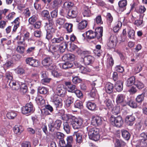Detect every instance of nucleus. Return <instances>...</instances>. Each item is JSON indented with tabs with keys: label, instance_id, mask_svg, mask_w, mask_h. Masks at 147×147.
I'll return each instance as SVG.
<instances>
[{
	"label": "nucleus",
	"instance_id": "412c9836",
	"mask_svg": "<svg viewBox=\"0 0 147 147\" xmlns=\"http://www.w3.org/2000/svg\"><path fill=\"white\" fill-rule=\"evenodd\" d=\"M135 119V117L131 115L127 116L125 119V121L126 123L128 125L132 126L134 123Z\"/></svg>",
	"mask_w": 147,
	"mask_h": 147
},
{
	"label": "nucleus",
	"instance_id": "2f4dec72",
	"mask_svg": "<svg viewBox=\"0 0 147 147\" xmlns=\"http://www.w3.org/2000/svg\"><path fill=\"white\" fill-rule=\"evenodd\" d=\"M13 130L15 134L20 135L24 131L22 126L16 125L13 128Z\"/></svg>",
	"mask_w": 147,
	"mask_h": 147
},
{
	"label": "nucleus",
	"instance_id": "bb28decb",
	"mask_svg": "<svg viewBox=\"0 0 147 147\" xmlns=\"http://www.w3.org/2000/svg\"><path fill=\"white\" fill-rule=\"evenodd\" d=\"M127 4V1L125 0H121L118 2L119 9L123 11L126 9V6Z\"/></svg>",
	"mask_w": 147,
	"mask_h": 147
},
{
	"label": "nucleus",
	"instance_id": "c9c22d12",
	"mask_svg": "<svg viewBox=\"0 0 147 147\" xmlns=\"http://www.w3.org/2000/svg\"><path fill=\"white\" fill-rule=\"evenodd\" d=\"M128 30L127 36L131 39H134L135 32L134 30L130 27H127Z\"/></svg>",
	"mask_w": 147,
	"mask_h": 147
},
{
	"label": "nucleus",
	"instance_id": "0e129e2a",
	"mask_svg": "<svg viewBox=\"0 0 147 147\" xmlns=\"http://www.w3.org/2000/svg\"><path fill=\"white\" fill-rule=\"evenodd\" d=\"M16 115V113L13 111L8 112L7 114V117L9 119H14Z\"/></svg>",
	"mask_w": 147,
	"mask_h": 147
},
{
	"label": "nucleus",
	"instance_id": "e433bc0d",
	"mask_svg": "<svg viewBox=\"0 0 147 147\" xmlns=\"http://www.w3.org/2000/svg\"><path fill=\"white\" fill-rule=\"evenodd\" d=\"M126 103V106L128 105L133 108H136L137 107V103L130 98L128 99Z\"/></svg>",
	"mask_w": 147,
	"mask_h": 147
},
{
	"label": "nucleus",
	"instance_id": "c756f323",
	"mask_svg": "<svg viewBox=\"0 0 147 147\" xmlns=\"http://www.w3.org/2000/svg\"><path fill=\"white\" fill-rule=\"evenodd\" d=\"M80 131H75L74 132L73 136H76V140L77 142L80 143L82 142V135Z\"/></svg>",
	"mask_w": 147,
	"mask_h": 147
},
{
	"label": "nucleus",
	"instance_id": "6e6d98bb",
	"mask_svg": "<svg viewBox=\"0 0 147 147\" xmlns=\"http://www.w3.org/2000/svg\"><path fill=\"white\" fill-rule=\"evenodd\" d=\"M61 117L63 121H66V122H67L70 120H72L73 118H74V116L69 114H64Z\"/></svg>",
	"mask_w": 147,
	"mask_h": 147
},
{
	"label": "nucleus",
	"instance_id": "a18cd8bd",
	"mask_svg": "<svg viewBox=\"0 0 147 147\" xmlns=\"http://www.w3.org/2000/svg\"><path fill=\"white\" fill-rule=\"evenodd\" d=\"M74 105L75 108L80 109H82L84 107L83 102L80 100H76L75 102Z\"/></svg>",
	"mask_w": 147,
	"mask_h": 147
},
{
	"label": "nucleus",
	"instance_id": "603ef678",
	"mask_svg": "<svg viewBox=\"0 0 147 147\" xmlns=\"http://www.w3.org/2000/svg\"><path fill=\"white\" fill-rule=\"evenodd\" d=\"M73 65L72 63L67 61L63 64L62 67L64 69H67L72 67Z\"/></svg>",
	"mask_w": 147,
	"mask_h": 147
},
{
	"label": "nucleus",
	"instance_id": "49530a36",
	"mask_svg": "<svg viewBox=\"0 0 147 147\" xmlns=\"http://www.w3.org/2000/svg\"><path fill=\"white\" fill-rule=\"evenodd\" d=\"M122 23L120 21H118L116 22L115 25L113 27V30L115 32H118L122 26Z\"/></svg>",
	"mask_w": 147,
	"mask_h": 147
},
{
	"label": "nucleus",
	"instance_id": "de8ad7c7",
	"mask_svg": "<svg viewBox=\"0 0 147 147\" xmlns=\"http://www.w3.org/2000/svg\"><path fill=\"white\" fill-rule=\"evenodd\" d=\"M87 24V22L86 20L82 21L78 24V28L80 30L84 29L86 27Z\"/></svg>",
	"mask_w": 147,
	"mask_h": 147
},
{
	"label": "nucleus",
	"instance_id": "052dcab7",
	"mask_svg": "<svg viewBox=\"0 0 147 147\" xmlns=\"http://www.w3.org/2000/svg\"><path fill=\"white\" fill-rule=\"evenodd\" d=\"M94 22L95 23L99 25L103 24V21L100 15H98L94 19Z\"/></svg>",
	"mask_w": 147,
	"mask_h": 147
},
{
	"label": "nucleus",
	"instance_id": "b1692460",
	"mask_svg": "<svg viewBox=\"0 0 147 147\" xmlns=\"http://www.w3.org/2000/svg\"><path fill=\"white\" fill-rule=\"evenodd\" d=\"M64 40V37L62 36H59L58 35H56V37L51 40V42L52 44L62 43Z\"/></svg>",
	"mask_w": 147,
	"mask_h": 147
},
{
	"label": "nucleus",
	"instance_id": "f3484780",
	"mask_svg": "<svg viewBox=\"0 0 147 147\" xmlns=\"http://www.w3.org/2000/svg\"><path fill=\"white\" fill-rule=\"evenodd\" d=\"M77 8L76 6L72 7L69 9L68 12V18H75L77 14Z\"/></svg>",
	"mask_w": 147,
	"mask_h": 147
},
{
	"label": "nucleus",
	"instance_id": "13d9d810",
	"mask_svg": "<svg viewBox=\"0 0 147 147\" xmlns=\"http://www.w3.org/2000/svg\"><path fill=\"white\" fill-rule=\"evenodd\" d=\"M107 24L110 25L113 20V17L110 13H107L106 17Z\"/></svg>",
	"mask_w": 147,
	"mask_h": 147
},
{
	"label": "nucleus",
	"instance_id": "37998d69",
	"mask_svg": "<svg viewBox=\"0 0 147 147\" xmlns=\"http://www.w3.org/2000/svg\"><path fill=\"white\" fill-rule=\"evenodd\" d=\"M80 71L82 74H86L90 72L91 71V69L89 68L88 67H84L82 66L80 68Z\"/></svg>",
	"mask_w": 147,
	"mask_h": 147
},
{
	"label": "nucleus",
	"instance_id": "09e8293b",
	"mask_svg": "<svg viewBox=\"0 0 147 147\" xmlns=\"http://www.w3.org/2000/svg\"><path fill=\"white\" fill-rule=\"evenodd\" d=\"M135 78L134 76H131L128 78L127 81L126 85L128 87L134 85L135 82Z\"/></svg>",
	"mask_w": 147,
	"mask_h": 147
},
{
	"label": "nucleus",
	"instance_id": "5701e85b",
	"mask_svg": "<svg viewBox=\"0 0 147 147\" xmlns=\"http://www.w3.org/2000/svg\"><path fill=\"white\" fill-rule=\"evenodd\" d=\"M53 63V59L51 56H48L44 57L42 61V64L45 67Z\"/></svg>",
	"mask_w": 147,
	"mask_h": 147
},
{
	"label": "nucleus",
	"instance_id": "338daca9",
	"mask_svg": "<svg viewBox=\"0 0 147 147\" xmlns=\"http://www.w3.org/2000/svg\"><path fill=\"white\" fill-rule=\"evenodd\" d=\"M134 85L139 90L142 89L144 87V84L142 82L139 81L136 82Z\"/></svg>",
	"mask_w": 147,
	"mask_h": 147
},
{
	"label": "nucleus",
	"instance_id": "473e14b6",
	"mask_svg": "<svg viewBox=\"0 0 147 147\" xmlns=\"http://www.w3.org/2000/svg\"><path fill=\"white\" fill-rule=\"evenodd\" d=\"M121 135L123 138L126 140H129L130 137V134L127 130L123 129L121 130Z\"/></svg>",
	"mask_w": 147,
	"mask_h": 147
},
{
	"label": "nucleus",
	"instance_id": "dca6fc26",
	"mask_svg": "<svg viewBox=\"0 0 147 147\" xmlns=\"http://www.w3.org/2000/svg\"><path fill=\"white\" fill-rule=\"evenodd\" d=\"M114 88V84L109 82L106 83L105 84V90L107 94H110L113 93Z\"/></svg>",
	"mask_w": 147,
	"mask_h": 147
},
{
	"label": "nucleus",
	"instance_id": "4be33fe9",
	"mask_svg": "<svg viewBox=\"0 0 147 147\" xmlns=\"http://www.w3.org/2000/svg\"><path fill=\"white\" fill-rule=\"evenodd\" d=\"M10 88L13 90H18L20 88V84L13 80L10 81L9 84Z\"/></svg>",
	"mask_w": 147,
	"mask_h": 147
},
{
	"label": "nucleus",
	"instance_id": "7c9ffc66",
	"mask_svg": "<svg viewBox=\"0 0 147 147\" xmlns=\"http://www.w3.org/2000/svg\"><path fill=\"white\" fill-rule=\"evenodd\" d=\"M45 107L46 110L45 111V113L46 115H51L50 113H52L54 111L53 107L49 104L45 105Z\"/></svg>",
	"mask_w": 147,
	"mask_h": 147
},
{
	"label": "nucleus",
	"instance_id": "f03ea898",
	"mask_svg": "<svg viewBox=\"0 0 147 147\" xmlns=\"http://www.w3.org/2000/svg\"><path fill=\"white\" fill-rule=\"evenodd\" d=\"M89 138L95 141L98 140L100 138L99 129L96 127L88 126L86 128Z\"/></svg>",
	"mask_w": 147,
	"mask_h": 147
},
{
	"label": "nucleus",
	"instance_id": "5fc2aeb1",
	"mask_svg": "<svg viewBox=\"0 0 147 147\" xmlns=\"http://www.w3.org/2000/svg\"><path fill=\"white\" fill-rule=\"evenodd\" d=\"M144 95L143 92L142 94H139L136 98V101L138 103H141L144 99Z\"/></svg>",
	"mask_w": 147,
	"mask_h": 147
},
{
	"label": "nucleus",
	"instance_id": "c03bdc74",
	"mask_svg": "<svg viewBox=\"0 0 147 147\" xmlns=\"http://www.w3.org/2000/svg\"><path fill=\"white\" fill-rule=\"evenodd\" d=\"M66 21L64 18H57L55 21V24L57 26L63 25Z\"/></svg>",
	"mask_w": 147,
	"mask_h": 147
},
{
	"label": "nucleus",
	"instance_id": "ea45409f",
	"mask_svg": "<svg viewBox=\"0 0 147 147\" xmlns=\"http://www.w3.org/2000/svg\"><path fill=\"white\" fill-rule=\"evenodd\" d=\"M38 16L36 14L33 15L28 19V21L29 24L32 25L37 20Z\"/></svg>",
	"mask_w": 147,
	"mask_h": 147
},
{
	"label": "nucleus",
	"instance_id": "79ce46f5",
	"mask_svg": "<svg viewBox=\"0 0 147 147\" xmlns=\"http://www.w3.org/2000/svg\"><path fill=\"white\" fill-rule=\"evenodd\" d=\"M104 102L108 109H113V105L111 100L109 98H106Z\"/></svg>",
	"mask_w": 147,
	"mask_h": 147
},
{
	"label": "nucleus",
	"instance_id": "9b49d317",
	"mask_svg": "<svg viewBox=\"0 0 147 147\" xmlns=\"http://www.w3.org/2000/svg\"><path fill=\"white\" fill-rule=\"evenodd\" d=\"M125 95L124 94H120L117 95L116 98V102L118 105L122 107L126 106V101L125 100Z\"/></svg>",
	"mask_w": 147,
	"mask_h": 147
},
{
	"label": "nucleus",
	"instance_id": "bf43d9fd",
	"mask_svg": "<svg viewBox=\"0 0 147 147\" xmlns=\"http://www.w3.org/2000/svg\"><path fill=\"white\" fill-rule=\"evenodd\" d=\"M23 11V15L26 18H28L30 16L31 13L29 7L24 9Z\"/></svg>",
	"mask_w": 147,
	"mask_h": 147
},
{
	"label": "nucleus",
	"instance_id": "423d86ee",
	"mask_svg": "<svg viewBox=\"0 0 147 147\" xmlns=\"http://www.w3.org/2000/svg\"><path fill=\"white\" fill-rule=\"evenodd\" d=\"M59 48V45L51 44L49 45L48 51L52 53L55 58H58L60 57Z\"/></svg>",
	"mask_w": 147,
	"mask_h": 147
},
{
	"label": "nucleus",
	"instance_id": "864d4df0",
	"mask_svg": "<svg viewBox=\"0 0 147 147\" xmlns=\"http://www.w3.org/2000/svg\"><path fill=\"white\" fill-rule=\"evenodd\" d=\"M63 129L67 134L70 132V127L67 122H64L63 123Z\"/></svg>",
	"mask_w": 147,
	"mask_h": 147
},
{
	"label": "nucleus",
	"instance_id": "20e7f679",
	"mask_svg": "<svg viewBox=\"0 0 147 147\" xmlns=\"http://www.w3.org/2000/svg\"><path fill=\"white\" fill-rule=\"evenodd\" d=\"M54 24L45 25V27L46 30V38L49 40L53 37V34L54 33L56 29L54 27Z\"/></svg>",
	"mask_w": 147,
	"mask_h": 147
},
{
	"label": "nucleus",
	"instance_id": "3c124183",
	"mask_svg": "<svg viewBox=\"0 0 147 147\" xmlns=\"http://www.w3.org/2000/svg\"><path fill=\"white\" fill-rule=\"evenodd\" d=\"M67 145V147H72L73 142V138L72 136H69L67 137L66 138Z\"/></svg>",
	"mask_w": 147,
	"mask_h": 147
},
{
	"label": "nucleus",
	"instance_id": "7ed1b4c3",
	"mask_svg": "<svg viewBox=\"0 0 147 147\" xmlns=\"http://www.w3.org/2000/svg\"><path fill=\"white\" fill-rule=\"evenodd\" d=\"M62 123V121L60 119H57L55 121L50 122L48 124L49 130L51 132H53L55 130H60Z\"/></svg>",
	"mask_w": 147,
	"mask_h": 147
},
{
	"label": "nucleus",
	"instance_id": "a878e982",
	"mask_svg": "<svg viewBox=\"0 0 147 147\" xmlns=\"http://www.w3.org/2000/svg\"><path fill=\"white\" fill-rule=\"evenodd\" d=\"M75 58V55L71 54H65L62 58L63 61H73Z\"/></svg>",
	"mask_w": 147,
	"mask_h": 147
},
{
	"label": "nucleus",
	"instance_id": "4468645a",
	"mask_svg": "<svg viewBox=\"0 0 147 147\" xmlns=\"http://www.w3.org/2000/svg\"><path fill=\"white\" fill-rule=\"evenodd\" d=\"M56 93L57 95L61 97H63L66 93V90L62 84H59L57 87Z\"/></svg>",
	"mask_w": 147,
	"mask_h": 147
},
{
	"label": "nucleus",
	"instance_id": "9d476101",
	"mask_svg": "<svg viewBox=\"0 0 147 147\" xmlns=\"http://www.w3.org/2000/svg\"><path fill=\"white\" fill-rule=\"evenodd\" d=\"M118 42L116 36L114 35H111L108 39L107 45L109 49H110L114 48Z\"/></svg>",
	"mask_w": 147,
	"mask_h": 147
},
{
	"label": "nucleus",
	"instance_id": "393cba45",
	"mask_svg": "<svg viewBox=\"0 0 147 147\" xmlns=\"http://www.w3.org/2000/svg\"><path fill=\"white\" fill-rule=\"evenodd\" d=\"M123 84V82L121 80H118L116 82L114 87L115 89L117 92H120L122 91Z\"/></svg>",
	"mask_w": 147,
	"mask_h": 147
},
{
	"label": "nucleus",
	"instance_id": "f704fd0d",
	"mask_svg": "<svg viewBox=\"0 0 147 147\" xmlns=\"http://www.w3.org/2000/svg\"><path fill=\"white\" fill-rule=\"evenodd\" d=\"M134 24L138 27H142L144 25L143 18L140 16L138 19L135 21Z\"/></svg>",
	"mask_w": 147,
	"mask_h": 147
},
{
	"label": "nucleus",
	"instance_id": "cd10ccee",
	"mask_svg": "<svg viewBox=\"0 0 147 147\" xmlns=\"http://www.w3.org/2000/svg\"><path fill=\"white\" fill-rule=\"evenodd\" d=\"M86 106L89 110L91 111L96 110V104L90 101H88L86 102Z\"/></svg>",
	"mask_w": 147,
	"mask_h": 147
},
{
	"label": "nucleus",
	"instance_id": "8fccbe9b",
	"mask_svg": "<svg viewBox=\"0 0 147 147\" xmlns=\"http://www.w3.org/2000/svg\"><path fill=\"white\" fill-rule=\"evenodd\" d=\"M67 46V44L65 42L62 43L60 45H59V53H63L65 51Z\"/></svg>",
	"mask_w": 147,
	"mask_h": 147
},
{
	"label": "nucleus",
	"instance_id": "4c0bfd02",
	"mask_svg": "<svg viewBox=\"0 0 147 147\" xmlns=\"http://www.w3.org/2000/svg\"><path fill=\"white\" fill-rule=\"evenodd\" d=\"M74 98L71 96H69L66 100V107L68 108L71 107V105L74 102Z\"/></svg>",
	"mask_w": 147,
	"mask_h": 147
},
{
	"label": "nucleus",
	"instance_id": "69168bd1",
	"mask_svg": "<svg viewBox=\"0 0 147 147\" xmlns=\"http://www.w3.org/2000/svg\"><path fill=\"white\" fill-rule=\"evenodd\" d=\"M115 70L117 72L122 73L124 71V69L121 65H116L115 68Z\"/></svg>",
	"mask_w": 147,
	"mask_h": 147
},
{
	"label": "nucleus",
	"instance_id": "a19ab883",
	"mask_svg": "<svg viewBox=\"0 0 147 147\" xmlns=\"http://www.w3.org/2000/svg\"><path fill=\"white\" fill-rule=\"evenodd\" d=\"M49 89L46 87L39 86L38 88V92L40 94H46L48 92Z\"/></svg>",
	"mask_w": 147,
	"mask_h": 147
},
{
	"label": "nucleus",
	"instance_id": "a211bd4d",
	"mask_svg": "<svg viewBox=\"0 0 147 147\" xmlns=\"http://www.w3.org/2000/svg\"><path fill=\"white\" fill-rule=\"evenodd\" d=\"M64 84L67 87V89L68 92L74 93L77 89L76 87V86L72 84L70 82L65 81Z\"/></svg>",
	"mask_w": 147,
	"mask_h": 147
},
{
	"label": "nucleus",
	"instance_id": "0eeeda50",
	"mask_svg": "<svg viewBox=\"0 0 147 147\" xmlns=\"http://www.w3.org/2000/svg\"><path fill=\"white\" fill-rule=\"evenodd\" d=\"M33 104L30 102L27 103L25 106H23L22 109V113L24 115L32 113L34 111Z\"/></svg>",
	"mask_w": 147,
	"mask_h": 147
},
{
	"label": "nucleus",
	"instance_id": "e2e57ef3",
	"mask_svg": "<svg viewBox=\"0 0 147 147\" xmlns=\"http://www.w3.org/2000/svg\"><path fill=\"white\" fill-rule=\"evenodd\" d=\"M82 14L84 17H89L91 15L90 10L87 7L84 8Z\"/></svg>",
	"mask_w": 147,
	"mask_h": 147
},
{
	"label": "nucleus",
	"instance_id": "58836bf2",
	"mask_svg": "<svg viewBox=\"0 0 147 147\" xmlns=\"http://www.w3.org/2000/svg\"><path fill=\"white\" fill-rule=\"evenodd\" d=\"M36 51V47L35 46L29 47L26 50V54L32 55Z\"/></svg>",
	"mask_w": 147,
	"mask_h": 147
},
{
	"label": "nucleus",
	"instance_id": "c85d7f7f",
	"mask_svg": "<svg viewBox=\"0 0 147 147\" xmlns=\"http://www.w3.org/2000/svg\"><path fill=\"white\" fill-rule=\"evenodd\" d=\"M20 18L18 17L16 18L14 20L11 22V23L12 24H15L13 29V32H16V31L17 28L20 26Z\"/></svg>",
	"mask_w": 147,
	"mask_h": 147
},
{
	"label": "nucleus",
	"instance_id": "72a5a7b5",
	"mask_svg": "<svg viewBox=\"0 0 147 147\" xmlns=\"http://www.w3.org/2000/svg\"><path fill=\"white\" fill-rule=\"evenodd\" d=\"M87 38L89 39H94L96 38L95 31L94 32L91 30H89L86 32Z\"/></svg>",
	"mask_w": 147,
	"mask_h": 147
},
{
	"label": "nucleus",
	"instance_id": "f8f14e48",
	"mask_svg": "<svg viewBox=\"0 0 147 147\" xmlns=\"http://www.w3.org/2000/svg\"><path fill=\"white\" fill-rule=\"evenodd\" d=\"M72 120L71 124L74 129H78L81 127L83 122L82 119L76 118L74 116V118H73Z\"/></svg>",
	"mask_w": 147,
	"mask_h": 147
},
{
	"label": "nucleus",
	"instance_id": "680f3d73",
	"mask_svg": "<svg viewBox=\"0 0 147 147\" xmlns=\"http://www.w3.org/2000/svg\"><path fill=\"white\" fill-rule=\"evenodd\" d=\"M115 145V147H125V143L123 141L117 139Z\"/></svg>",
	"mask_w": 147,
	"mask_h": 147
},
{
	"label": "nucleus",
	"instance_id": "774afa93",
	"mask_svg": "<svg viewBox=\"0 0 147 147\" xmlns=\"http://www.w3.org/2000/svg\"><path fill=\"white\" fill-rule=\"evenodd\" d=\"M140 144L142 147L147 146V139L143 138L140 140Z\"/></svg>",
	"mask_w": 147,
	"mask_h": 147
},
{
	"label": "nucleus",
	"instance_id": "4d7b16f0",
	"mask_svg": "<svg viewBox=\"0 0 147 147\" xmlns=\"http://www.w3.org/2000/svg\"><path fill=\"white\" fill-rule=\"evenodd\" d=\"M61 2L60 0H54L51 3L52 7L57 9L60 6Z\"/></svg>",
	"mask_w": 147,
	"mask_h": 147
},
{
	"label": "nucleus",
	"instance_id": "6ab92c4d",
	"mask_svg": "<svg viewBox=\"0 0 147 147\" xmlns=\"http://www.w3.org/2000/svg\"><path fill=\"white\" fill-rule=\"evenodd\" d=\"M103 29L102 27H97L95 30L96 38L99 41L102 40L103 35Z\"/></svg>",
	"mask_w": 147,
	"mask_h": 147
},
{
	"label": "nucleus",
	"instance_id": "aec40b11",
	"mask_svg": "<svg viewBox=\"0 0 147 147\" xmlns=\"http://www.w3.org/2000/svg\"><path fill=\"white\" fill-rule=\"evenodd\" d=\"M102 121L101 117L96 116L92 117L91 120V123L95 126H99L102 124Z\"/></svg>",
	"mask_w": 147,
	"mask_h": 147
},
{
	"label": "nucleus",
	"instance_id": "2eb2a0df",
	"mask_svg": "<svg viewBox=\"0 0 147 147\" xmlns=\"http://www.w3.org/2000/svg\"><path fill=\"white\" fill-rule=\"evenodd\" d=\"M94 60V57L91 55H86L83 58V62L86 65H90Z\"/></svg>",
	"mask_w": 147,
	"mask_h": 147
},
{
	"label": "nucleus",
	"instance_id": "6e6552de",
	"mask_svg": "<svg viewBox=\"0 0 147 147\" xmlns=\"http://www.w3.org/2000/svg\"><path fill=\"white\" fill-rule=\"evenodd\" d=\"M51 99L57 110L62 107L63 105L62 100L57 95H54Z\"/></svg>",
	"mask_w": 147,
	"mask_h": 147
},
{
	"label": "nucleus",
	"instance_id": "f257e3e1",
	"mask_svg": "<svg viewBox=\"0 0 147 147\" xmlns=\"http://www.w3.org/2000/svg\"><path fill=\"white\" fill-rule=\"evenodd\" d=\"M21 35H18L16 38V39L18 41L17 43L18 45H24L26 44L25 41L27 40L28 42L33 40V39L30 37V33L28 31H24L21 33Z\"/></svg>",
	"mask_w": 147,
	"mask_h": 147
},
{
	"label": "nucleus",
	"instance_id": "1a4fd4ad",
	"mask_svg": "<svg viewBox=\"0 0 147 147\" xmlns=\"http://www.w3.org/2000/svg\"><path fill=\"white\" fill-rule=\"evenodd\" d=\"M42 16L47 20L48 22L45 23V25L54 24V21L51 18L49 13L48 10H44L42 11L41 13Z\"/></svg>",
	"mask_w": 147,
	"mask_h": 147
},
{
	"label": "nucleus",
	"instance_id": "ddd939ff",
	"mask_svg": "<svg viewBox=\"0 0 147 147\" xmlns=\"http://www.w3.org/2000/svg\"><path fill=\"white\" fill-rule=\"evenodd\" d=\"M26 64L33 67H37L40 65L38 60L34 59L33 57L27 58L25 61Z\"/></svg>",
	"mask_w": 147,
	"mask_h": 147
},
{
	"label": "nucleus",
	"instance_id": "39448f33",
	"mask_svg": "<svg viewBox=\"0 0 147 147\" xmlns=\"http://www.w3.org/2000/svg\"><path fill=\"white\" fill-rule=\"evenodd\" d=\"M110 121L112 124H114L116 127H121L123 124V120L122 117L120 116L117 117L111 116L110 118Z\"/></svg>",
	"mask_w": 147,
	"mask_h": 147
}]
</instances>
